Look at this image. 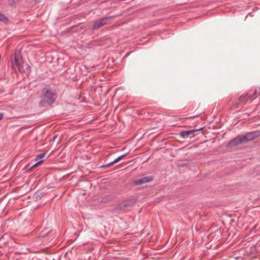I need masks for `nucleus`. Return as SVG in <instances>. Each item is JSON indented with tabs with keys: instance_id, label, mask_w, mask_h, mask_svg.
<instances>
[{
	"instance_id": "obj_1",
	"label": "nucleus",
	"mask_w": 260,
	"mask_h": 260,
	"mask_svg": "<svg viewBox=\"0 0 260 260\" xmlns=\"http://www.w3.org/2000/svg\"><path fill=\"white\" fill-rule=\"evenodd\" d=\"M260 137V131H255L246 133L245 135L238 136L231 140L228 146L232 147L242 143L252 141Z\"/></svg>"
},
{
	"instance_id": "obj_2",
	"label": "nucleus",
	"mask_w": 260,
	"mask_h": 260,
	"mask_svg": "<svg viewBox=\"0 0 260 260\" xmlns=\"http://www.w3.org/2000/svg\"><path fill=\"white\" fill-rule=\"evenodd\" d=\"M40 98L41 104L43 106L51 105L55 102L57 93L47 85L43 89Z\"/></svg>"
},
{
	"instance_id": "obj_3",
	"label": "nucleus",
	"mask_w": 260,
	"mask_h": 260,
	"mask_svg": "<svg viewBox=\"0 0 260 260\" xmlns=\"http://www.w3.org/2000/svg\"><path fill=\"white\" fill-rule=\"evenodd\" d=\"M12 67L15 72H22L23 61L19 52H15L14 61L12 62Z\"/></svg>"
},
{
	"instance_id": "obj_4",
	"label": "nucleus",
	"mask_w": 260,
	"mask_h": 260,
	"mask_svg": "<svg viewBox=\"0 0 260 260\" xmlns=\"http://www.w3.org/2000/svg\"><path fill=\"white\" fill-rule=\"evenodd\" d=\"M113 17V16L106 17L94 21L91 27L92 29H98L103 25L106 24Z\"/></svg>"
},
{
	"instance_id": "obj_5",
	"label": "nucleus",
	"mask_w": 260,
	"mask_h": 260,
	"mask_svg": "<svg viewBox=\"0 0 260 260\" xmlns=\"http://www.w3.org/2000/svg\"><path fill=\"white\" fill-rule=\"evenodd\" d=\"M136 203V200L135 199L127 200L118 205L117 209L119 210H124L126 208L133 206Z\"/></svg>"
},
{
	"instance_id": "obj_6",
	"label": "nucleus",
	"mask_w": 260,
	"mask_h": 260,
	"mask_svg": "<svg viewBox=\"0 0 260 260\" xmlns=\"http://www.w3.org/2000/svg\"><path fill=\"white\" fill-rule=\"evenodd\" d=\"M200 131V129H193L190 131H183L180 133V135L183 137V138H192L195 135L194 133L195 132H198Z\"/></svg>"
},
{
	"instance_id": "obj_7",
	"label": "nucleus",
	"mask_w": 260,
	"mask_h": 260,
	"mask_svg": "<svg viewBox=\"0 0 260 260\" xmlns=\"http://www.w3.org/2000/svg\"><path fill=\"white\" fill-rule=\"evenodd\" d=\"M152 180H153L152 177H150V176L144 177L140 179L134 181L133 184L136 186H138V185H141V184L149 182L151 181H152Z\"/></svg>"
},
{
	"instance_id": "obj_8",
	"label": "nucleus",
	"mask_w": 260,
	"mask_h": 260,
	"mask_svg": "<svg viewBox=\"0 0 260 260\" xmlns=\"http://www.w3.org/2000/svg\"><path fill=\"white\" fill-rule=\"evenodd\" d=\"M127 154H123L122 155H121L120 156H119L118 157H117L116 159H115L114 160H113V161L109 163V164H107L106 165H102L100 167V168H106V167H110L111 166V165L118 162L119 161H120V160H121L122 159H123V158H124L126 156Z\"/></svg>"
},
{
	"instance_id": "obj_9",
	"label": "nucleus",
	"mask_w": 260,
	"mask_h": 260,
	"mask_svg": "<svg viewBox=\"0 0 260 260\" xmlns=\"http://www.w3.org/2000/svg\"><path fill=\"white\" fill-rule=\"evenodd\" d=\"M49 237L47 240H49L50 238L53 239L55 237L54 233L52 231H50L47 232L46 233H44V234H42L41 236L39 237L40 238Z\"/></svg>"
},
{
	"instance_id": "obj_10",
	"label": "nucleus",
	"mask_w": 260,
	"mask_h": 260,
	"mask_svg": "<svg viewBox=\"0 0 260 260\" xmlns=\"http://www.w3.org/2000/svg\"><path fill=\"white\" fill-rule=\"evenodd\" d=\"M46 155V153H41L38 154L36 156V160L38 161L35 165H34V167L37 166L38 165L40 164L43 161V160H40V159L43 158Z\"/></svg>"
},
{
	"instance_id": "obj_11",
	"label": "nucleus",
	"mask_w": 260,
	"mask_h": 260,
	"mask_svg": "<svg viewBox=\"0 0 260 260\" xmlns=\"http://www.w3.org/2000/svg\"><path fill=\"white\" fill-rule=\"evenodd\" d=\"M8 5L9 6L11 7L16 8L17 3L20 0H8Z\"/></svg>"
},
{
	"instance_id": "obj_12",
	"label": "nucleus",
	"mask_w": 260,
	"mask_h": 260,
	"mask_svg": "<svg viewBox=\"0 0 260 260\" xmlns=\"http://www.w3.org/2000/svg\"><path fill=\"white\" fill-rule=\"evenodd\" d=\"M0 21L6 23L9 21V19L4 14L0 12Z\"/></svg>"
},
{
	"instance_id": "obj_13",
	"label": "nucleus",
	"mask_w": 260,
	"mask_h": 260,
	"mask_svg": "<svg viewBox=\"0 0 260 260\" xmlns=\"http://www.w3.org/2000/svg\"><path fill=\"white\" fill-rule=\"evenodd\" d=\"M112 199V197L111 196H107L106 197H104L102 199V202L103 203L107 202L108 200H110Z\"/></svg>"
},
{
	"instance_id": "obj_14",
	"label": "nucleus",
	"mask_w": 260,
	"mask_h": 260,
	"mask_svg": "<svg viewBox=\"0 0 260 260\" xmlns=\"http://www.w3.org/2000/svg\"><path fill=\"white\" fill-rule=\"evenodd\" d=\"M247 96H248L249 97V95H248V94H242L240 98H239V100L240 101V102H243L244 101V99L246 98Z\"/></svg>"
},
{
	"instance_id": "obj_15",
	"label": "nucleus",
	"mask_w": 260,
	"mask_h": 260,
	"mask_svg": "<svg viewBox=\"0 0 260 260\" xmlns=\"http://www.w3.org/2000/svg\"><path fill=\"white\" fill-rule=\"evenodd\" d=\"M215 235H217V236L221 235V232H220V231H218L217 227L215 229Z\"/></svg>"
},
{
	"instance_id": "obj_16",
	"label": "nucleus",
	"mask_w": 260,
	"mask_h": 260,
	"mask_svg": "<svg viewBox=\"0 0 260 260\" xmlns=\"http://www.w3.org/2000/svg\"><path fill=\"white\" fill-rule=\"evenodd\" d=\"M44 194V192H41L40 193V194H37V197H36V198L37 199H41L42 198V197H43Z\"/></svg>"
},
{
	"instance_id": "obj_17",
	"label": "nucleus",
	"mask_w": 260,
	"mask_h": 260,
	"mask_svg": "<svg viewBox=\"0 0 260 260\" xmlns=\"http://www.w3.org/2000/svg\"><path fill=\"white\" fill-rule=\"evenodd\" d=\"M200 114V113H197L196 115L189 117L188 118H192L196 117H197Z\"/></svg>"
},
{
	"instance_id": "obj_18",
	"label": "nucleus",
	"mask_w": 260,
	"mask_h": 260,
	"mask_svg": "<svg viewBox=\"0 0 260 260\" xmlns=\"http://www.w3.org/2000/svg\"><path fill=\"white\" fill-rule=\"evenodd\" d=\"M3 117H4V113H0V120L3 119Z\"/></svg>"
},
{
	"instance_id": "obj_19",
	"label": "nucleus",
	"mask_w": 260,
	"mask_h": 260,
	"mask_svg": "<svg viewBox=\"0 0 260 260\" xmlns=\"http://www.w3.org/2000/svg\"><path fill=\"white\" fill-rule=\"evenodd\" d=\"M57 136L56 135L54 136L53 137V139H52V141H53V142H54V141H55V139L57 138Z\"/></svg>"
},
{
	"instance_id": "obj_20",
	"label": "nucleus",
	"mask_w": 260,
	"mask_h": 260,
	"mask_svg": "<svg viewBox=\"0 0 260 260\" xmlns=\"http://www.w3.org/2000/svg\"><path fill=\"white\" fill-rule=\"evenodd\" d=\"M196 127H197L196 126ZM194 129H200V131L202 129H203V127H196Z\"/></svg>"
},
{
	"instance_id": "obj_21",
	"label": "nucleus",
	"mask_w": 260,
	"mask_h": 260,
	"mask_svg": "<svg viewBox=\"0 0 260 260\" xmlns=\"http://www.w3.org/2000/svg\"><path fill=\"white\" fill-rule=\"evenodd\" d=\"M39 2V0H35V3H37Z\"/></svg>"
}]
</instances>
